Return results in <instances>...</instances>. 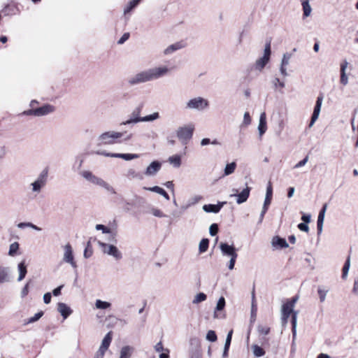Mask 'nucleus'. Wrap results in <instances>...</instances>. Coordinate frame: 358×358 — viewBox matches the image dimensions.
Here are the masks:
<instances>
[{
    "label": "nucleus",
    "instance_id": "nucleus-38",
    "mask_svg": "<svg viewBox=\"0 0 358 358\" xmlns=\"http://www.w3.org/2000/svg\"><path fill=\"white\" fill-rule=\"evenodd\" d=\"M10 280L8 270L6 268H0V284Z\"/></svg>",
    "mask_w": 358,
    "mask_h": 358
},
{
    "label": "nucleus",
    "instance_id": "nucleus-40",
    "mask_svg": "<svg viewBox=\"0 0 358 358\" xmlns=\"http://www.w3.org/2000/svg\"><path fill=\"white\" fill-rule=\"evenodd\" d=\"M252 349L254 355L257 357H260L265 355L264 350L257 345H253Z\"/></svg>",
    "mask_w": 358,
    "mask_h": 358
},
{
    "label": "nucleus",
    "instance_id": "nucleus-15",
    "mask_svg": "<svg viewBox=\"0 0 358 358\" xmlns=\"http://www.w3.org/2000/svg\"><path fill=\"white\" fill-rule=\"evenodd\" d=\"M250 189H251L250 187H249L248 186H246V187L244 188L238 194L232 193V194H230V196L231 197L236 196L237 198L236 199V203L238 204H241V203L245 202L248 200V197L250 196Z\"/></svg>",
    "mask_w": 358,
    "mask_h": 358
},
{
    "label": "nucleus",
    "instance_id": "nucleus-43",
    "mask_svg": "<svg viewBox=\"0 0 358 358\" xmlns=\"http://www.w3.org/2000/svg\"><path fill=\"white\" fill-rule=\"evenodd\" d=\"M159 113L155 112L150 115L143 117V122H153L159 118Z\"/></svg>",
    "mask_w": 358,
    "mask_h": 358
},
{
    "label": "nucleus",
    "instance_id": "nucleus-55",
    "mask_svg": "<svg viewBox=\"0 0 358 358\" xmlns=\"http://www.w3.org/2000/svg\"><path fill=\"white\" fill-rule=\"evenodd\" d=\"M251 123V118L248 112H245L243 115V124L248 126Z\"/></svg>",
    "mask_w": 358,
    "mask_h": 358
},
{
    "label": "nucleus",
    "instance_id": "nucleus-46",
    "mask_svg": "<svg viewBox=\"0 0 358 358\" xmlns=\"http://www.w3.org/2000/svg\"><path fill=\"white\" fill-rule=\"evenodd\" d=\"M350 266V257H348L347 259V260L345 261V264L343 267V274H342L343 278H345L347 277L348 271H349Z\"/></svg>",
    "mask_w": 358,
    "mask_h": 358
},
{
    "label": "nucleus",
    "instance_id": "nucleus-31",
    "mask_svg": "<svg viewBox=\"0 0 358 358\" xmlns=\"http://www.w3.org/2000/svg\"><path fill=\"white\" fill-rule=\"evenodd\" d=\"M112 341V332L109 331L102 340L101 344L100 345V348L107 350L110 345Z\"/></svg>",
    "mask_w": 358,
    "mask_h": 358
},
{
    "label": "nucleus",
    "instance_id": "nucleus-52",
    "mask_svg": "<svg viewBox=\"0 0 358 358\" xmlns=\"http://www.w3.org/2000/svg\"><path fill=\"white\" fill-rule=\"evenodd\" d=\"M162 189L163 188H162L159 186H154V187H143V189L150 191V192H153L157 193L159 194H160Z\"/></svg>",
    "mask_w": 358,
    "mask_h": 358
},
{
    "label": "nucleus",
    "instance_id": "nucleus-41",
    "mask_svg": "<svg viewBox=\"0 0 358 358\" xmlns=\"http://www.w3.org/2000/svg\"><path fill=\"white\" fill-rule=\"evenodd\" d=\"M209 245V241L208 238H203L199 245V250L200 253L205 252L208 248Z\"/></svg>",
    "mask_w": 358,
    "mask_h": 358
},
{
    "label": "nucleus",
    "instance_id": "nucleus-18",
    "mask_svg": "<svg viewBox=\"0 0 358 358\" xmlns=\"http://www.w3.org/2000/svg\"><path fill=\"white\" fill-rule=\"evenodd\" d=\"M327 204L325 203L323 205L322 209L320 210L317 222V234L320 235L322 232L323 229V224L325 216V213L327 210Z\"/></svg>",
    "mask_w": 358,
    "mask_h": 358
},
{
    "label": "nucleus",
    "instance_id": "nucleus-35",
    "mask_svg": "<svg viewBox=\"0 0 358 358\" xmlns=\"http://www.w3.org/2000/svg\"><path fill=\"white\" fill-rule=\"evenodd\" d=\"M141 0H131L125 6L124 9V14L126 15L131 12L134 8H136Z\"/></svg>",
    "mask_w": 358,
    "mask_h": 358
},
{
    "label": "nucleus",
    "instance_id": "nucleus-26",
    "mask_svg": "<svg viewBox=\"0 0 358 358\" xmlns=\"http://www.w3.org/2000/svg\"><path fill=\"white\" fill-rule=\"evenodd\" d=\"M301 2L303 10V18H306L310 16L312 13V8L310 5L309 0H300Z\"/></svg>",
    "mask_w": 358,
    "mask_h": 358
},
{
    "label": "nucleus",
    "instance_id": "nucleus-64",
    "mask_svg": "<svg viewBox=\"0 0 358 358\" xmlns=\"http://www.w3.org/2000/svg\"><path fill=\"white\" fill-rule=\"evenodd\" d=\"M298 228L302 231L308 232L309 231V227H308L307 223H305V222L299 224Z\"/></svg>",
    "mask_w": 358,
    "mask_h": 358
},
{
    "label": "nucleus",
    "instance_id": "nucleus-11",
    "mask_svg": "<svg viewBox=\"0 0 358 358\" xmlns=\"http://www.w3.org/2000/svg\"><path fill=\"white\" fill-rule=\"evenodd\" d=\"M63 261L69 264L73 268H77L76 262L74 260L73 249L69 243L66 244L64 247Z\"/></svg>",
    "mask_w": 358,
    "mask_h": 358
},
{
    "label": "nucleus",
    "instance_id": "nucleus-22",
    "mask_svg": "<svg viewBox=\"0 0 358 358\" xmlns=\"http://www.w3.org/2000/svg\"><path fill=\"white\" fill-rule=\"evenodd\" d=\"M125 176L129 180H142L143 179V174L134 168L128 169L125 173Z\"/></svg>",
    "mask_w": 358,
    "mask_h": 358
},
{
    "label": "nucleus",
    "instance_id": "nucleus-6",
    "mask_svg": "<svg viewBox=\"0 0 358 358\" xmlns=\"http://www.w3.org/2000/svg\"><path fill=\"white\" fill-rule=\"evenodd\" d=\"M194 130V125L192 123L179 127L176 130V136L182 144H187L192 138Z\"/></svg>",
    "mask_w": 358,
    "mask_h": 358
},
{
    "label": "nucleus",
    "instance_id": "nucleus-33",
    "mask_svg": "<svg viewBox=\"0 0 358 358\" xmlns=\"http://www.w3.org/2000/svg\"><path fill=\"white\" fill-rule=\"evenodd\" d=\"M225 306V299L224 297H220L217 303L215 310L214 312V317L215 318H219V315L217 313V311L222 310L224 309Z\"/></svg>",
    "mask_w": 358,
    "mask_h": 358
},
{
    "label": "nucleus",
    "instance_id": "nucleus-53",
    "mask_svg": "<svg viewBox=\"0 0 358 358\" xmlns=\"http://www.w3.org/2000/svg\"><path fill=\"white\" fill-rule=\"evenodd\" d=\"M218 232V226L217 224H212L209 228V233L212 236H215Z\"/></svg>",
    "mask_w": 358,
    "mask_h": 358
},
{
    "label": "nucleus",
    "instance_id": "nucleus-16",
    "mask_svg": "<svg viewBox=\"0 0 358 358\" xmlns=\"http://www.w3.org/2000/svg\"><path fill=\"white\" fill-rule=\"evenodd\" d=\"M293 308L287 306L286 304H283L281 308V322L282 326H285L288 322V319L289 316L294 313Z\"/></svg>",
    "mask_w": 358,
    "mask_h": 358
},
{
    "label": "nucleus",
    "instance_id": "nucleus-12",
    "mask_svg": "<svg viewBox=\"0 0 358 358\" xmlns=\"http://www.w3.org/2000/svg\"><path fill=\"white\" fill-rule=\"evenodd\" d=\"M162 169V163L159 161H153L152 162L148 167L145 169L144 173H143L147 177H153L157 175V173Z\"/></svg>",
    "mask_w": 358,
    "mask_h": 358
},
{
    "label": "nucleus",
    "instance_id": "nucleus-58",
    "mask_svg": "<svg viewBox=\"0 0 358 358\" xmlns=\"http://www.w3.org/2000/svg\"><path fill=\"white\" fill-rule=\"evenodd\" d=\"M232 334H233L232 330H231L228 332L227 338H226L225 343H224V347H227V348L230 347V344L231 342V338H232Z\"/></svg>",
    "mask_w": 358,
    "mask_h": 358
},
{
    "label": "nucleus",
    "instance_id": "nucleus-57",
    "mask_svg": "<svg viewBox=\"0 0 358 358\" xmlns=\"http://www.w3.org/2000/svg\"><path fill=\"white\" fill-rule=\"evenodd\" d=\"M202 199V196L199 195H196L192 197H191L189 199V201L190 202V204L192 206L196 205L197 203H199Z\"/></svg>",
    "mask_w": 358,
    "mask_h": 358
},
{
    "label": "nucleus",
    "instance_id": "nucleus-29",
    "mask_svg": "<svg viewBox=\"0 0 358 358\" xmlns=\"http://www.w3.org/2000/svg\"><path fill=\"white\" fill-rule=\"evenodd\" d=\"M297 315L298 312L295 311L292 315V341L294 342L296 338V325H297Z\"/></svg>",
    "mask_w": 358,
    "mask_h": 358
},
{
    "label": "nucleus",
    "instance_id": "nucleus-36",
    "mask_svg": "<svg viewBox=\"0 0 358 358\" xmlns=\"http://www.w3.org/2000/svg\"><path fill=\"white\" fill-rule=\"evenodd\" d=\"M236 168V162H233L230 164H227L224 170V176H227L232 174Z\"/></svg>",
    "mask_w": 358,
    "mask_h": 358
},
{
    "label": "nucleus",
    "instance_id": "nucleus-3",
    "mask_svg": "<svg viewBox=\"0 0 358 358\" xmlns=\"http://www.w3.org/2000/svg\"><path fill=\"white\" fill-rule=\"evenodd\" d=\"M48 171L43 169L37 178L29 184V189L30 194L35 196L38 195L45 187L48 182Z\"/></svg>",
    "mask_w": 358,
    "mask_h": 358
},
{
    "label": "nucleus",
    "instance_id": "nucleus-59",
    "mask_svg": "<svg viewBox=\"0 0 358 358\" xmlns=\"http://www.w3.org/2000/svg\"><path fill=\"white\" fill-rule=\"evenodd\" d=\"M213 144V145H217L218 143L216 140H214L213 141H210V138H203L201 141V145L202 146H205V145H207L208 144Z\"/></svg>",
    "mask_w": 358,
    "mask_h": 358
},
{
    "label": "nucleus",
    "instance_id": "nucleus-56",
    "mask_svg": "<svg viewBox=\"0 0 358 358\" xmlns=\"http://www.w3.org/2000/svg\"><path fill=\"white\" fill-rule=\"evenodd\" d=\"M308 162V156H306L305 158L300 162H299L297 164H296L294 166V169H299L301 168L306 164V163Z\"/></svg>",
    "mask_w": 358,
    "mask_h": 358
},
{
    "label": "nucleus",
    "instance_id": "nucleus-21",
    "mask_svg": "<svg viewBox=\"0 0 358 358\" xmlns=\"http://www.w3.org/2000/svg\"><path fill=\"white\" fill-rule=\"evenodd\" d=\"M185 46V44L182 41L177 42L169 45L164 50V55H169L173 54L177 50H179L183 48Z\"/></svg>",
    "mask_w": 358,
    "mask_h": 358
},
{
    "label": "nucleus",
    "instance_id": "nucleus-60",
    "mask_svg": "<svg viewBox=\"0 0 358 358\" xmlns=\"http://www.w3.org/2000/svg\"><path fill=\"white\" fill-rule=\"evenodd\" d=\"M155 350L157 352H165V349L164 348L163 344L161 341L158 342L155 346H154Z\"/></svg>",
    "mask_w": 358,
    "mask_h": 358
},
{
    "label": "nucleus",
    "instance_id": "nucleus-17",
    "mask_svg": "<svg viewBox=\"0 0 358 358\" xmlns=\"http://www.w3.org/2000/svg\"><path fill=\"white\" fill-rule=\"evenodd\" d=\"M141 109L136 108L131 113L129 118L122 123V124L127 125L130 124H136L143 122V117H140Z\"/></svg>",
    "mask_w": 358,
    "mask_h": 358
},
{
    "label": "nucleus",
    "instance_id": "nucleus-13",
    "mask_svg": "<svg viewBox=\"0 0 358 358\" xmlns=\"http://www.w3.org/2000/svg\"><path fill=\"white\" fill-rule=\"evenodd\" d=\"M322 101H323V96H319L317 98L314 110H313V113L312 114L311 119H310V123L308 124L309 128H311L314 125V124L317 121V120L318 119L320 113V110H321Z\"/></svg>",
    "mask_w": 358,
    "mask_h": 358
},
{
    "label": "nucleus",
    "instance_id": "nucleus-5",
    "mask_svg": "<svg viewBox=\"0 0 358 358\" xmlns=\"http://www.w3.org/2000/svg\"><path fill=\"white\" fill-rule=\"evenodd\" d=\"M123 136V133L110 131L99 135L96 139L98 146L112 145L117 143V140Z\"/></svg>",
    "mask_w": 358,
    "mask_h": 358
},
{
    "label": "nucleus",
    "instance_id": "nucleus-37",
    "mask_svg": "<svg viewBox=\"0 0 358 358\" xmlns=\"http://www.w3.org/2000/svg\"><path fill=\"white\" fill-rule=\"evenodd\" d=\"M111 306V303L108 301H101L97 299L95 301V308L97 309L105 310L108 309Z\"/></svg>",
    "mask_w": 358,
    "mask_h": 358
},
{
    "label": "nucleus",
    "instance_id": "nucleus-4",
    "mask_svg": "<svg viewBox=\"0 0 358 358\" xmlns=\"http://www.w3.org/2000/svg\"><path fill=\"white\" fill-rule=\"evenodd\" d=\"M209 101L202 96H196L189 99L185 105L187 110L203 111L209 108Z\"/></svg>",
    "mask_w": 358,
    "mask_h": 358
},
{
    "label": "nucleus",
    "instance_id": "nucleus-27",
    "mask_svg": "<svg viewBox=\"0 0 358 358\" xmlns=\"http://www.w3.org/2000/svg\"><path fill=\"white\" fill-rule=\"evenodd\" d=\"M272 195H273V188H272L271 182H268L267 187H266V196H265L263 206H266V208H268V206L271 202Z\"/></svg>",
    "mask_w": 358,
    "mask_h": 358
},
{
    "label": "nucleus",
    "instance_id": "nucleus-61",
    "mask_svg": "<svg viewBox=\"0 0 358 358\" xmlns=\"http://www.w3.org/2000/svg\"><path fill=\"white\" fill-rule=\"evenodd\" d=\"M90 245V242L89 241L87 243V245L84 251V257L85 258H89L92 255V250L89 249Z\"/></svg>",
    "mask_w": 358,
    "mask_h": 358
},
{
    "label": "nucleus",
    "instance_id": "nucleus-63",
    "mask_svg": "<svg viewBox=\"0 0 358 358\" xmlns=\"http://www.w3.org/2000/svg\"><path fill=\"white\" fill-rule=\"evenodd\" d=\"M106 352V350L99 348L94 358H103Z\"/></svg>",
    "mask_w": 358,
    "mask_h": 358
},
{
    "label": "nucleus",
    "instance_id": "nucleus-62",
    "mask_svg": "<svg viewBox=\"0 0 358 358\" xmlns=\"http://www.w3.org/2000/svg\"><path fill=\"white\" fill-rule=\"evenodd\" d=\"M129 33H124L122 37L118 40L117 43L121 45L123 44L129 38Z\"/></svg>",
    "mask_w": 358,
    "mask_h": 358
},
{
    "label": "nucleus",
    "instance_id": "nucleus-44",
    "mask_svg": "<svg viewBox=\"0 0 358 358\" xmlns=\"http://www.w3.org/2000/svg\"><path fill=\"white\" fill-rule=\"evenodd\" d=\"M19 250V243L17 242H14L10 245L8 255L13 257L17 254V250Z\"/></svg>",
    "mask_w": 358,
    "mask_h": 358
},
{
    "label": "nucleus",
    "instance_id": "nucleus-45",
    "mask_svg": "<svg viewBox=\"0 0 358 358\" xmlns=\"http://www.w3.org/2000/svg\"><path fill=\"white\" fill-rule=\"evenodd\" d=\"M206 298H207V296L204 293H203V292L199 293L194 296V298L192 301V303L194 304H198L202 301H204L206 299Z\"/></svg>",
    "mask_w": 358,
    "mask_h": 358
},
{
    "label": "nucleus",
    "instance_id": "nucleus-8",
    "mask_svg": "<svg viewBox=\"0 0 358 358\" xmlns=\"http://www.w3.org/2000/svg\"><path fill=\"white\" fill-rule=\"evenodd\" d=\"M55 107L50 104H45L41 107L30 109L24 112L27 115H34L36 117L44 116L55 111Z\"/></svg>",
    "mask_w": 358,
    "mask_h": 358
},
{
    "label": "nucleus",
    "instance_id": "nucleus-54",
    "mask_svg": "<svg viewBox=\"0 0 358 358\" xmlns=\"http://www.w3.org/2000/svg\"><path fill=\"white\" fill-rule=\"evenodd\" d=\"M298 299H299V297L297 296H294L290 300H288L286 303H285V304H286L287 306H288L290 308L294 309L295 304H296V301H298Z\"/></svg>",
    "mask_w": 358,
    "mask_h": 358
},
{
    "label": "nucleus",
    "instance_id": "nucleus-1",
    "mask_svg": "<svg viewBox=\"0 0 358 358\" xmlns=\"http://www.w3.org/2000/svg\"><path fill=\"white\" fill-rule=\"evenodd\" d=\"M170 71L171 69L166 66H159L148 69L138 71L129 77L127 83L131 87L138 85L164 77L167 76Z\"/></svg>",
    "mask_w": 358,
    "mask_h": 358
},
{
    "label": "nucleus",
    "instance_id": "nucleus-48",
    "mask_svg": "<svg viewBox=\"0 0 358 358\" xmlns=\"http://www.w3.org/2000/svg\"><path fill=\"white\" fill-rule=\"evenodd\" d=\"M291 57H292V54L288 53V52L285 53L282 56L280 64H282V66H288L289 64V60H290Z\"/></svg>",
    "mask_w": 358,
    "mask_h": 358
},
{
    "label": "nucleus",
    "instance_id": "nucleus-30",
    "mask_svg": "<svg viewBox=\"0 0 358 358\" xmlns=\"http://www.w3.org/2000/svg\"><path fill=\"white\" fill-rule=\"evenodd\" d=\"M17 268H18V272H19V276L17 278V281L20 282V281H22L24 278V277L27 273V266L25 265L24 261H22L18 264Z\"/></svg>",
    "mask_w": 358,
    "mask_h": 358
},
{
    "label": "nucleus",
    "instance_id": "nucleus-42",
    "mask_svg": "<svg viewBox=\"0 0 358 358\" xmlns=\"http://www.w3.org/2000/svg\"><path fill=\"white\" fill-rule=\"evenodd\" d=\"M328 292H329L328 289H325L324 287H322L321 286L318 287L317 294L319 295L320 301L321 303H323L325 301Z\"/></svg>",
    "mask_w": 358,
    "mask_h": 358
},
{
    "label": "nucleus",
    "instance_id": "nucleus-14",
    "mask_svg": "<svg viewBox=\"0 0 358 358\" xmlns=\"http://www.w3.org/2000/svg\"><path fill=\"white\" fill-rule=\"evenodd\" d=\"M219 248L221 250L222 255L225 257H237L238 254L236 253V248L234 245H229L227 243H220Z\"/></svg>",
    "mask_w": 358,
    "mask_h": 358
},
{
    "label": "nucleus",
    "instance_id": "nucleus-34",
    "mask_svg": "<svg viewBox=\"0 0 358 358\" xmlns=\"http://www.w3.org/2000/svg\"><path fill=\"white\" fill-rule=\"evenodd\" d=\"M149 213L153 216L159 218H164L167 217V215H166L162 210L155 207L150 208Z\"/></svg>",
    "mask_w": 358,
    "mask_h": 358
},
{
    "label": "nucleus",
    "instance_id": "nucleus-51",
    "mask_svg": "<svg viewBox=\"0 0 358 358\" xmlns=\"http://www.w3.org/2000/svg\"><path fill=\"white\" fill-rule=\"evenodd\" d=\"M95 229L96 230H101L103 234H110L111 233L110 229L108 228L107 227L103 225V224H96L95 227Z\"/></svg>",
    "mask_w": 358,
    "mask_h": 358
},
{
    "label": "nucleus",
    "instance_id": "nucleus-20",
    "mask_svg": "<svg viewBox=\"0 0 358 358\" xmlns=\"http://www.w3.org/2000/svg\"><path fill=\"white\" fill-rule=\"evenodd\" d=\"M226 202H219L217 204H205L202 208L206 213H217Z\"/></svg>",
    "mask_w": 358,
    "mask_h": 358
},
{
    "label": "nucleus",
    "instance_id": "nucleus-23",
    "mask_svg": "<svg viewBox=\"0 0 358 358\" xmlns=\"http://www.w3.org/2000/svg\"><path fill=\"white\" fill-rule=\"evenodd\" d=\"M57 310L64 320L66 319L73 313V310L71 309V308L62 302L58 303Z\"/></svg>",
    "mask_w": 358,
    "mask_h": 358
},
{
    "label": "nucleus",
    "instance_id": "nucleus-49",
    "mask_svg": "<svg viewBox=\"0 0 358 358\" xmlns=\"http://www.w3.org/2000/svg\"><path fill=\"white\" fill-rule=\"evenodd\" d=\"M43 315V311H40L37 313H36L33 317L28 319L27 324L34 323L36 321H38Z\"/></svg>",
    "mask_w": 358,
    "mask_h": 358
},
{
    "label": "nucleus",
    "instance_id": "nucleus-47",
    "mask_svg": "<svg viewBox=\"0 0 358 358\" xmlns=\"http://www.w3.org/2000/svg\"><path fill=\"white\" fill-rule=\"evenodd\" d=\"M272 84L273 85V87L277 90L278 88H284L285 85L283 81L280 80L278 78H275L273 81Z\"/></svg>",
    "mask_w": 358,
    "mask_h": 358
},
{
    "label": "nucleus",
    "instance_id": "nucleus-25",
    "mask_svg": "<svg viewBox=\"0 0 358 358\" xmlns=\"http://www.w3.org/2000/svg\"><path fill=\"white\" fill-rule=\"evenodd\" d=\"M267 129L266 125V117L265 113H262L259 117V122L258 125V131L259 133V136H262Z\"/></svg>",
    "mask_w": 358,
    "mask_h": 358
},
{
    "label": "nucleus",
    "instance_id": "nucleus-24",
    "mask_svg": "<svg viewBox=\"0 0 358 358\" xmlns=\"http://www.w3.org/2000/svg\"><path fill=\"white\" fill-rule=\"evenodd\" d=\"M348 62L344 61L341 64V80L340 82L342 85H346L348 83V78L346 74V69L348 67Z\"/></svg>",
    "mask_w": 358,
    "mask_h": 358
},
{
    "label": "nucleus",
    "instance_id": "nucleus-7",
    "mask_svg": "<svg viewBox=\"0 0 358 358\" xmlns=\"http://www.w3.org/2000/svg\"><path fill=\"white\" fill-rule=\"evenodd\" d=\"M98 244L104 254L112 256L115 260H120L122 258V252L116 246L101 241H99Z\"/></svg>",
    "mask_w": 358,
    "mask_h": 358
},
{
    "label": "nucleus",
    "instance_id": "nucleus-2",
    "mask_svg": "<svg viewBox=\"0 0 358 358\" xmlns=\"http://www.w3.org/2000/svg\"><path fill=\"white\" fill-rule=\"evenodd\" d=\"M80 175L86 180L103 188L110 194H115L117 193L112 185L101 178L96 176L90 171H82L80 172Z\"/></svg>",
    "mask_w": 358,
    "mask_h": 358
},
{
    "label": "nucleus",
    "instance_id": "nucleus-50",
    "mask_svg": "<svg viewBox=\"0 0 358 358\" xmlns=\"http://www.w3.org/2000/svg\"><path fill=\"white\" fill-rule=\"evenodd\" d=\"M206 339L211 342H215L217 341V335L215 332L213 330H209L206 334Z\"/></svg>",
    "mask_w": 358,
    "mask_h": 358
},
{
    "label": "nucleus",
    "instance_id": "nucleus-9",
    "mask_svg": "<svg viewBox=\"0 0 358 358\" xmlns=\"http://www.w3.org/2000/svg\"><path fill=\"white\" fill-rule=\"evenodd\" d=\"M271 53V44L270 43H267L264 48V55L255 62V66L257 70L262 71L265 67L270 60Z\"/></svg>",
    "mask_w": 358,
    "mask_h": 358
},
{
    "label": "nucleus",
    "instance_id": "nucleus-32",
    "mask_svg": "<svg viewBox=\"0 0 358 358\" xmlns=\"http://www.w3.org/2000/svg\"><path fill=\"white\" fill-rule=\"evenodd\" d=\"M168 162L175 168H179L181 165V157L178 155H174L169 157Z\"/></svg>",
    "mask_w": 358,
    "mask_h": 358
},
{
    "label": "nucleus",
    "instance_id": "nucleus-39",
    "mask_svg": "<svg viewBox=\"0 0 358 358\" xmlns=\"http://www.w3.org/2000/svg\"><path fill=\"white\" fill-rule=\"evenodd\" d=\"M17 227L19 229H24L25 227H29L34 230L40 231H41V228L38 227L36 224L31 223V222H20L17 224Z\"/></svg>",
    "mask_w": 358,
    "mask_h": 358
},
{
    "label": "nucleus",
    "instance_id": "nucleus-28",
    "mask_svg": "<svg viewBox=\"0 0 358 358\" xmlns=\"http://www.w3.org/2000/svg\"><path fill=\"white\" fill-rule=\"evenodd\" d=\"M134 348L129 345L124 346L120 352V358H131Z\"/></svg>",
    "mask_w": 358,
    "mask_h": 358
},
{
    "label": "nucleus",
    "instance_id": "nucleus-10",
    "mask_svg": "<svg viewBox=\"0 0 358 358\" xmlns=\"http://www.w3.org/2000/svg\"><path fill=\"white\" fill-rule=\"evenodd\" d=\"M95 154L103 155L106 157H110L113 158H120L124 159L126 161H129L132 159H135L139 157V155L138 154H130V153H110L106 151L97 150L94 152Z\"/></svg>",
    "mask_w": 358,
    "mask_h": 358
},
{
    "label": "nucleus",
    "instance_id": "nucleus-19",
    "mask_svg": "<svg viewBox=\"0 0 358 358\" xmlns=\"http://www.w3.org/2000/svg\"><path fill=\"white\" fill-rule=\"evenodd\" d=\"M271 245L275 249H282V248H287L289 247L288 243H287V241L281 238L278 236H275L272 238L271 241Z\"/></svg>",
    "mask_w": 358,
    "mask_h": 358
}]
</instances>
